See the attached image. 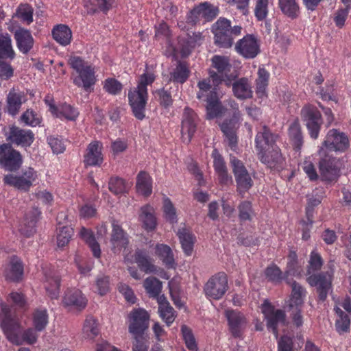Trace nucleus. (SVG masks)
<instances>
[{"instance_id": "nucleus-56", "label": "nucleus", "mask_w": 351, "mask_h": 351, "mask_svg": "<svg viewBox=\"0 0 351 351\" xmlns=\"http://www.w3.org/2000/svg\"><path fill=\"white\" fill-rule=\"evenodd\" d=\"M212 66L221 73L227 74L230 71L231 64L227 57L215 55L212 59Z\"/></svg>"}, {"instance_id": "nucleus-4", "label": "nucleus", "mask_w": 351, "mask_h": 351, "mask_svg": "<svg viewBox=\"0 0 351 351\" xmlns=\"http://www.w3.org/2000/svg\"><path fill=\"white\" fill-rule=\"evenodd\" d=\"M68 64L77 73L73 79V84L86 92L93 91L97 81L95 66L77 56H71L69 58Z\"/></svg>"}, {"instance_id": "nucleus-40", "label": "nucleus", "mask_w": 351, "mask_h": 351, "mask_svg": "<svg viewBox=\"0 0 351 351\" xmlns=\"http://www.w3.org/2000/svg\"><path fill=\"white\" fill-rule=\"evenodd\" d=\"M155 253L167 268L175 267L176 263L173 254L169 246L166 244L158 243L156 245Z\"/></svg>"}, {"instance_id": "nucleus-54", "label": "nucleus", "mask_w": 351, "mask_h": 351, "mask_svg": "<svg viewBox=\"0 0 351 351\" xmlns=\"http://www.w3.org/2000/svg\"><path fill=\"white\" fill-rule=\"evenodd\" d=\"M143 286L149 295L152 298L158 296L161 292L162 283L155 277L147 278L144 281Z\"/></svg>"}, {"instance_id": "nucleus-59", "label": "nucleus", "mask_w": 351, "mask_h": 351, "mask_svg": "<svg viewBox=\"0 0 351 351\" xmlns=\"http://www.w3.org/2000/svg\"><path fill=\"white\" fill-rule=\"evenodd\" d=\"M74 230L69 226H63L57 234V244L59 247L66 246L71 239Z\"/></svg>"}, {"instance_id": "nucleus-10", "label": "nucleus", "mask_w": 351, "mask_h": 351, "mask_svg": "<svg viewBox=\"0 0 351 351\" xmlns=\"http://www.w3.org/2000/svg\"><path fill=\"white\" fill-rule=\"evenodd\" d=\"M148 91L136 87L128 90V104L134 117L140 121L145 118V108L148 101Z\"/></svg>"}, {"instance_id": "nucleus-2", "label": "nucleus", "mask_w": 351, "mask_h": 351, "mask_svg": "<svg viewBox=\"0 0 351 351\" xmlns=\"http://www.w3.org/2000/svg\"><path fill=\"white\" fill-rule=\"evenodd\" d=\"M308 263L306 273L309 276L306 282L310 286L316 287L319 300L324 302L332 290V273L327 271L311 274L320 270L324 264L321 254L315 250L311 252Z\"/></svg>"}, {"instance_id": "nucleus-39", "label": "nucleus", "mask_w": 351, "mask_h": 351, "mask_svg": "<svg viewBox=\"0 0 351 351\" xmlns=\"http://www.w3.org/2000/svg\"><path fill=\"white\" fill-rule=\"evenodd\" d=\"M177 235L184 254L186 256L191 255L195 240L194 234L189 229L182 227L179 228Z\"/></svg>"}, {"instance_id": "nucleus-60", "label": "nucleus", "mask_w": 351, "mask_h": 351, "mask_svg": "<svg viewBox=\"0 0 351 351\" xmlns=\"http://www.w3.org/2000/svg\"><path fill=\"white\" fill-rule=\"evenodd\" d=\"M269 0H256L254 16L257 21H263L267 18L269 13Z\"/></svg>"}, {"instance_id": "nucleus-12", "label": "nucleus", "mask_w": 351, "mask_h": 351, "mask_svg": "<svg viewBox=\"0 0 351 351\" xmlns=\"http://www.w3.org/2000/svg\"><path fill=\"white\" fill-rule=\"evenodd\" d=\"M230 163L237 182V191L243 197L253 186V180L242 161L236 157H232Z\"/></svg>"}, {"instance_id": "nucleus-34", "label": "nucleus", "mask_w": 351, "mask_h": 351, "mask_svg": "<svg viewBox=\"0 0 351 351\" xmlns=\"http://www.w3.org/2000/svg\"><path fill=\"white\" fill-rule=\"evenodd\" d=\"M134 261L141 271L146 274L155 273L157 270L152 258L143 250L138 249L134 253Z\"/></svg>"}, {"instance_id": "nucleus-9", "label": "nucleus", "mask_w": 351, "mask_h": 351, "mask_svg": "<svg viewBox=\"0 0 351 351\" xmlns=\"http://www.w3.org/2000/svg\"><path fill=\"white\" fill-rule=\"evenodd\" d=\"M23 164L20 152L14 149L10 143L0 145V166L8 171H18Z\"/></svg>"}, {"instance_id": "nucleus-31", "label": "nucleus", "mask_w": 351, "mask_h": 351, "mask_svg": "<svg viewBox=\"0 0 351 351\" xmlns=\"http://www.w3.org/2000/svg\"><path fill=\"white\" fill-rule=\"evenodd\" d=\"M139 221L142 223V227L147 232L154 231L157 226V219L152 206L146 204L141 208Z\"/></svg>"}, {"instance_id": "nucleus-47", "label": "nucleus", "mask_w": 351, "mask_h": 351, "mask_svg": "<svg viewBox=\"0 0 351 351\" xmlns=\"http://www.w3.org/2000/svg\"><path fill=\"white\" fill-rule=\"evenodd\" d=\"M34 8L28 3H21L16 8L13 17H16L22 23L29 25L33 22Z\"/></svg>"}, {"instance_id": "nucleus-3", "label": "nucleus", "mask_w": 351, "mask_h": 351, "mask_svg": "<svg viewBox=\"0 0 351 351\" xmlns=\"http://www.w3.org/2000/svg\"><path fill=\"white\" fill-rule=\"evenodd\" d=\"M198 91L197 98L206 103V119L208 120L222 116L225 113L223 106L217 92L216 88H212L209 79H203L197 82Z\"/></svg>"}, {"instance_id": "nucleus-24", "label": "nucleus", "mask_w": 351, "mask_h": 351, "mask_svg": "<svg viewBox=\"0 0 351 351\" xmlns=\"http://www.w3.org/2000/svg\"><path fill=\"white\" fill-rule=\"evenodd\" d=\"M112 233L110 237L111 250L114 253H119L121 250H125L129 244L128 234L123 229L113 221L112 224Z\"/></svg>"}, {"instance_id": "nucleus-33", "label": "nucleus", "mask_w": 351, "mask_h": 351, "mask_svg": "<svg viewBox=\"0 0 351 351\" xmlns=\"http://www.w3.org/2000/svg\"><path fill=\"white\" fill-rule=\"evenodd\" d=\"M51 109L52 115L61 120L74 121L80 114L77 108L66 103L60 104L58 107L52 106Z\"/></svg>"}, {"instance_id": "nucleus-20", "label": "nucleus", "mask_w": 351, "mask_h": 351, "mask_svg": "<svg viewBox=\"0 0 351 351\" xmlns=\"http://www.w3.org/2000/svg\"><path fill=\"white\" fill-rule=\"evenodd\" d=\"M198 118L195 111L186 107L184 109L181 122L182 137L188 143L191 142L197 127Z\"/></svg>"}, {"instance_id": "nucleus-41", "label": "nucleus", "mask_w": 351, "mask_h": 351, "mask_svg": "<svg viewBox=\"0 0 351 351\" xmlns=\"http://www.w3.org/2000/svg\"><path fill=\"white\" fill-rule=\"evenodd\" d=\"M270 74L264 67H259L256 79V93L258 97H267V88L269 85Z\"/></svg>"}, {"instance_id": "nucleus-46", "label": "nucleus", "mask_w": 351, "mask_h": 351, "mask_svg": "<svg viewBox=\"0 0 351 351\" xmlns=\"http://www.w3.org/2000/svg\"><path fill=\"white\" fill-rule=\"evenodd\" d=\"M130 188L128 182L118 176H112L108 182V189L114 195H122L128 193Z\"/></svg>"}, {"instance_id": "nucleus-53", "label": "nucleus", "mask_w": 351, "mask_h": 351, "mask_svg": "<svg viewBox=\"0 0 351 351\" xmlns=\"http://www.w3.org/2000/svg\"><path fill=\"white\" fill-rule=\"evenodd\" d=\"M123 88L121 82L114 77H108L103 82V90L111 95L116 96L121 94Z\"/></svg>"}, {"instance_id": "nucleus-49", "label": "nucleus", "mask_w": 351, "mask_h": 351, "mask_svg": "<svg viewBox=\"0 0 351 351\" xmlns=\"http://www.w3.org/2000/svg\"><path fill=\"white\" fill-rule=\"evenodd\" d=\"M7 301L12 304V307L22 312L26 311L28 308L25 295L20 292H11L7 298Z\"/></svg>"}, {"instance_id": "nucleus-30", "label": "nucleus", "mask_w": 351, "mask_h": 351, "mask_svg": "<svg viewBox=\"0 0 351 351\" xmlns=\"http://www.w3.org/2000/svg\"><path fill=\"white\" fill-rule=\"evenodd\" d=\"M44 286L47 295L51 299H57L60 293V277L54 271L45 272Z\"/></svg>"}, {"instance_id": "nucleus-15", "label": "nucleus", "mask_w": 351, "mask_h": 351, "mask_svg": "<svg viewBox=\"0 0 351 351\" xmlns=\"http://www.w3.org/2000/svg\"><path fill=\"white\" fill-rule=\"evenodd\" d=\"M235 51L245 59H253L260 53V43L252 34H247L235 44Z\"/></svg>"}, {"instance_id": "nucleus-37", "label": "nucleus", "mask_w": 351, "mask_h": 351, "mask_svg": "<svg viewBox=\"0 0 351 351\" xmlns=\"http://www.w3.org/2000/svg\"><path fill=\"white\" fill-rule=\"evenodd\" d=\"M190 73L189 64L186 62L179 60L176 67L169 73V81L182 84L187 81Z\"/></svg>"}, {"instance_id": "nucleus-38", "label": "nucleus", "mask_w": 351, "mask_h": 351, "mask_svg": "<svg viewBox=\"0 0 351 351\" xmlns=\"http://www.w3.org/2000/svg\"><path fill=\"white\" fill-rule=\"evenodd\" d=\"M191 14L197 16H202L207 21H213L219 14V8L208 2L199 4L191 10Z\"/></svg>"}, {"instance_id": "nucleus-27", "label": "nucleus", "mask_w": 351, "mask_h": 351, "mask_svg": "<svg viewBox=\"0 0 351 351\" xmlns=\"http://www.w3.org/2000/svg\"><path fill=\"white\" fill-rule=\"evenodd\" d=\"M287 134L289 142L296 152H300L304 141L302 127L298 118L295 119L289 125Z\"/></svg>"}, {"instance_id": "nucleus-22", "label": "nucleus", "mask_w": 351, "mask_h": 351, "mask_svg": "<svg viewBox=\"0 0 351 351\" xmlns=\"http://www.w3.org/2000/svg\"><path fill=\"white\" fill-rule=\"evenodd\" d=\"M225 315L231 335L234 338L242 337L247 327V320L243 314L234 310H226Z\"/></svg>"}, {"instance_id": "nucleus-11", "label": "nucleus", "mask_w": 351, "mask_h": 351, "mask_svg": "<svg viewBox=\"0 0 351 351\" xmlns=\"http://www.w3.org/2000/svg\"><path fill=\"white\" fill-rule=\"evenodd\" d=\"M261 308L266 319L268 330L271 331L277 338L278 336V324L280 323L284 324L286 320L285 311L281 309H276L274 306L268 300H264Z\"/></svg>"}, {"instance_id": "nucleus-16", "label": "nucleus", "mask_w": 351, "mask_h": 351, "mask_svg": "<svg viewBox=\"0 0 351 351\" xmlns=\"http://www.w3.org/2000/svg\"><path fill=\"white\" fill-rule=\"evenodd\" d=\"M6 139L10 145L27 148L29 147L34 141L35 135L31 130L12 125L9 128Z\"/></svg>"}, {"instance_id": "nucleus-13", "label": "nucleus", "mask_w": 351, "mask_h": 351, "mask_svg": "<svg viewBox=\"0 0 351 351\" xmlns=\"http://www.w3.org/2000/svg\"><path fill=\"white\" fill-rule=\"evenodd\" d=\"M342 165L340 159L328 155L325 156L319 162L322 179L327 182L336 181L340 176Z\"/></svg>"}, {"instance_id": "nucleus-17", "label": "nucleus", "mask_w": 351, "mask_h": 351, "mask_svg": "<svg viewBox=\"0 0 351 351\" xmlns=\"http://www.w3.org/2000/svg\"><path fill=\"white\" fill-rule=\"evenodd\" d=\"M241 119V114L237 112L232 113L230 119H225L220 125V128L228 141V147L231 150L235 152L237 149L238 136L237 130L239 128V123Z\"/></svg>"}, {"instance_id": "nucleus-25", "label": "nucleus", "mask_w": 351, "mask_h": 351, "mask_svg": "<svg viewBox=\"0 0 351 351\" xmlns=\"http://www.w3.org/2000/svg\"><path fill=\"white\" fill-rule=\"evenodd\" d=\"M26 100V94L23 91L14 88L10 89L6 97V112L12 117L16 116Z\"/></svg>"}, {"instance_id": "nucleus-51", "label": "nucleus", "mask_w": 351, "mask_h": 351, "mask_svg": "<svg viewBox=\"0 0 351 351\" xmlns=\"http://www.w3.org/2000/svg\"><path fill=\"white\" fill-rule=\"evenodd\" d=\"M291 295L289 305L303 306V297L305 295V289L297 282L293 281L291 284Z\"/></svg>"}, {"instance_id": "nucleus-23", "label": "nucleus", "mask_w": 351, "mask_h": 351, "mask_svg": "<svg viewBox=\"0 0 351 351\" xmlns=\"http://www.w3.org/2000/svg\"><path fill=\"white\" fill-rule=\"evenodd\" d=\"M103 145L99 141H91L84 154L83 162L85 167H100L104 162Z\"/></svg>"}, {"instance_id": "nucleus-58", "label": "nucleus", "mask_w": 351, "mask_h": 351, "mask_svg": "<svg viewBox=\"0 0 351 351\" xmlns=\"http://www.w3.org/2000/svg\"><path fill=\"white\" fill-rule=\"evenodd\" d=\"M95 292L100 295H104L110 291V278L105 275L97 276L94 285Z\"/></svg>"}, {"instance_id": "nucleus-62", "label": "nucleus", "mask_w": 351, "mask_h": 351, "mask_svg": "<svg viewBox=\"0 0 351 351\" xmlns=\"http://www.w3.org/2000/svg\"><path fill=\"white\" fill-rule=\"evenodd\" d=\"M158 312L160 317L165 321L167 326H170L174 322L176 311L170 304H163L162 306L158 308Z\"/></svg>"}, {"instance_id": "nucleus-45", "label": "nucleus", "mask_w": 351, "mask_h": 351, "mask_svg": "<svg viewBox=\"0 0 351 351\" xmlns=\"http://www.w3.org/2000/svg\"><path fill=\"white\" fill-rule=\"evenodd\" d=\"M99 334L97 319L93 316H88L84 323L82 329L83 337L88 339H94Z\"/></svg>"}, {"instance_id": "nucleus-57", "label": "nucleus", "mask_w": 351, "mask_h": 351, "mask_svg": "<svg viewBox=\"0 0 351 351\" xmlns=\"http://www.w3.org/2000/svg\"><path fill=\"white\" fill-rule=\"evenodd\" d=\"M265 276L268 281L274 284L281 282L283 279V274L279 267L272 264L267 267L265 270Z\"/></svg>"}, {"instance_id": "nucleus-36", "label": "nucleus", "mask_w": 351, "mask_h": 351, "mask_svg": "<svg viewBox=\"0 0 351 351\" xmlns=\"http://www.w3.org/2000/svg\"><path fill=\"white\" fill-rule=\"evenodd\" d=\"M234 95L240 99H250L253 96L251 84L247 78L241 77L232 84Z\"/></svg>"}, {"instance_id": "nucleus-8", "label": "nucleus", "mask_w": 351, "mask_h": 351, "mask_svg": "<svg viewBox=\"0 0 351 351\" xmlns=\"http://www.w3.org/2000/svg\"><path fill=\"white\" fill-rule=\"evenodd\" d=\"M228 289V276L224 272H219L212 276L204 287L206 298L215 300L221 299Z\"/></svg>"}, {"instance_id": "nucleus-64", "label": "nucleus", "mask_w": 351, "mask_h": 351, "mask_svg": "<svg viewBox=\"0 0 351 351\" xmlns=\"http://www.w3.org/2000/svg\"><path fill=\"white\" fill-rule=\"evenodd\" d=\"M21 119L25 124L32 127H36L41 122V119L38 114L34 110L29 109L23 112L21 115Z\"/></svg>"}, {"instance_id": "nucleus-14", "label": "nucleus", "mask_w": 351, "mask_h": 351, "mask_svg": "<svg viewBox=\"0 0 351 351\" xmlns=\"http://www.w3.org/2000/svg\"><path fill=\"white\" fill-rule=\"evenodd\" d=\"M129 332L132 335H145L149 328V315L147 311L138 308L133 309L128 316Z\"/></svg>"}, {"instance_id": "nucleus-6", "label": "nucleus", "mask_w": 351, "mask_h": 351, "mask_svg": "<svg viewBox=\"0 0 351 351\" xmlns=\"http://www.w3.org/2000/svg\"><path fill=\"white\" fill-rule=\"evenodd\" d=\"M38 179L37 171L32 167L23 169L18 175L7 174L3 178L5 185L22 191L28 192Z\"/></svg>"}, {"instance_id": "nucleus-35", "label": "nucleus", "mask_w": 351, "mask_h": 351, "mask_svg": "<svg viewBox=\"0 0 351 351\" xmlns=\"http://www.w3.org/2000/svg\"><path fill=\"white\" fill-rule=\"evenodd\" d=\"M80 237L88 245L93 256L95 258H100L101 251L99 243L97 241L94 232L85 227H82L80 232Z\"/></svg>"}, {"instance_id": "nucleus-26", "label": "nucleus", "mask_w": 351, "mask_h": 351, "mask_svg": "<svg viewBox=\"0 0 351 351\" xmlns=\"http://www.w3.org/2000/svg\"><path fill=\"white\" fill-rule=\"evenodd\" d=\"M257 155L261 162L270 169H278L282 167L285 160L278 146L271 147L268 151L258 153Z\"/></svg>"}, {"instance_id": "nucleus-61", "label": "nucleus", "mask_w": 351, "mask_h": 351, "mask_svg": "<svg viewBox=\"0 0 351 351\" xmlns=\"http://www.w3.org/2000/svg\"><path fill=\"white\" fill-rule=\"evenodd\" d=\"M93 8L90 9L93 13L98 11L107 14L112 9L114 0H90Z\"/></svg>"}, {"instance_id": "nucleus-18", "label": "nucleus", "mask_w": 351, "mask_h": 351, "mask_svg": "<svg viewBox=\"0 0 351 351\" xmlns=\"http://www.w3.org/2000/svg\"><path fill=\"white\" fill-rule=\"evenodd\" d=\"M349 140L345 133L336 129L328 131L323 146L330 151L345 152L349 147Z\"/></svg>"}, {"instance_id": "nucleus-55", "label": "nucleus", "mask_w": 351, "mask_h": 351, "mask_svg": "<svg viewBox=\"0 0 351 351\" xmlns=\"http://www.w3.org/2000/svg\"><path fill=\"white\" fill-rule=\"evenodd\" d=\"M239 219L241 221H251L254 215L252 204L250 201L245 200L238 206Z\"/></svg>"}, {"instance_id": "nucleus-50", "label": "nucleus", "mask_w": 351, "mask_h": 351, "mask_svg": "<svg viewBox=\"0 0 351 351\" xmlns=\"http://www.w3.org/2000/svg\"><path fill=\"white\" fill-rule=\"evenodd\" d=\"M334 310L338 315L335 322L336 330L339 334L348 332L350 326V319L348 315L339 307H335Z\"/></svg>"}, {"instance_id": "nucleus-63", "label": "nucleus", "mask_w": 351, "mask_h": 351, "mask_svg": "<svg viewBox=\"0 0 351 351\" xmlns=\"http://www.w3.org/2000/svg\"><path fill=\"white\" fill-rule=\"evenodd\" d=\"M163 212L167 221L172 224L177 223L176 210L169 198H166L164 200Z\"/></svg>"}, {"instance_id": "nucleus-52", "label": "nucleus", "mask_w": 351, "mask_h": 351, "mask_svg": "<svg viewBox=\"0 0 351 351\" xmlns=\"http://www.w3.org/2000/svg\"><path fill=\"white\" fill-rule=\"evenodd\" d=\"M181 333L187 349L191 351H197V343L192 330L189 326L182 325L181 326Z\"/></svg>"}, {"instance_id": "nucleus-29", "label": "nucleus", "mask_w": 351, "mask_h": 351, "mask_svg": "<svg viewBox=\"0 0 351 351\" xmlns=\"http://www.w3.org/2000/svg\"><path fill=\"white\" fill-rule=\"evenodd\" d=\"M211 156L213 158L214 169L217 174L220 184H228V182L232 180V178L228 175L227 167L223 158L217 149H214L213 150Z\"/></svg>"}, {"instance_id": "nucleus-43", "label": "nucleus", "mask_w": 351, "mask_h": 351, "mask_svg": "<svg viewBox=\"0 0 351 351\" xmlns=\"http://www.w3.org/2000/svg\"><path fill=\"white\" fill-rule=\"evenodd\" d=\"M23 276V265L21 261L16 256L12 257L6 274L7 278L14 282H18L22 279Z\"/></svg>"}, {"instance_id": "nucleus-21", "label": "nucleus", "mask_w": 351, "mask_h": 351, "mask_svg": "<svg viewBox=\"0 0 351 351\" xmlns=\"http://www.w3.org/2000/svg\"><path fill=\"white\" fill-rule=\"evenodd\" d=\"M278 138V134L272 132L267 126L263 125L255 137V148L257 154L277 146L276 143Z\"/></svg>"}, {"instance_id": "nucleus-44", "label": "nucleus", "mask_w": 351, "mask_h": 351, "mask_svg": "<svg viewBox=\"0 0 351 351\" xmlns=\"http://www.w3.org/2000/svg\"><path fill=\"white\" fill-rule=\"evenodd\" d=\"M278 6L282 14L291 19L300 14V5L296 0H278Z\"/></svg>"}, {"instance_id": "nucleus-28", "label": "nucleus", "mask_w": 351, "mask_h": 351, "mask_svg": "<svg viewBox=\"0 0 351 351\" xmlns=\"http://www.w3.org/2000/svg\"><path fill=\"white\" fill-rule=\"evenodd\" d=\"M14 38L18 49L22 53L27 54L33 48L34 40L29 30L19 27L14 32Z\"/></svg>"}, {"instance_id": "nucleus-7", "label": "nucleus", "mask_w": 351, "mask_h": 351, "mask_svg": "<svg viewBox=\"0 0 351 351\" xmlns=\"http://www.w3.org/2000/svg\"><path fill=\"white\" fill-rule=\"evenodd\" d=\"M300 115L310 137L313 140L317 139L323 124L319 110L312 104H306L301 109Z\"/></svg>"}, {"instance_id": "nucleus-32", "label": "nucleus", "mask_w": 351, "mask_h": 351, "mask_svg": "<svg viewBox=\"0 0 351 351\" xmlns=\"http://www.w3.org/2000/svg\"><path fill=\"white\" fill-rule=\"evenodd\" d=\"M51 34L54 40L62 47L69 45L72 41V31L66 25L58 24L53 26Z\"/></svg>"}, {"instance_id": "nucleus-5", "label": "nucleus", "mask_w": 351, "mask_h": 351, "mask_svg": "<svg viewBox=\"0 0 351 351\" xmlns=\"http://www.w3.org/2000/svg\"><path fill=\"white\" fill-rule=\"evenodd\" d=\"M242 30L241 25L232 26L230 20L219 17L212 26L215 44L219 47L228 49L232 46L234 39L241 34Z\"/></svg>"}, {"instance_id": "nucleus-19", "label": "nucleus", "mask_w": 351, "mask_h": 351, "mask_svg": "<svg viewBox=\"0 0 351 351\" xmlns=\"http://www.w3.org/2000/svg\"><path fill=\"white\" fill-rule=\"evenodd\" d=\"M87 299L83 293L78 289H67L62 298V304L69 311H81L87 305Z\"/></svg>"}, {"instance_id": "nucleus-42", "label": "nucleus", "mask_w": 351, "mask_h": 351, "mask_svg": "<svg viewBox=\"0 0 351 351\" xmlns=\"http://www.w3.org/2000/svg\"><path fill=\"white\" fill-rule=\"evenodd\" d=\"M136 190L145 197L149 196L152 193V180L149 175L141 171L136 177Z\"/></svg>"}, {"instance_id": "nucleus-1", "label": "nucleus", "mask_w": 351, "mask_h": 351, "mask_svg": "<svg viewBox=\"0 0 351 351\" xmlns=\"http://www.w3.org/2000/svg\"><path fill=\"white\" fill-rule=\"evenodd\" d=\"M2 319L1 328L7 339L14 344L21 345L26 342L29 345L34 344L38 337L36 328H29L21 335V325L16 315H13L11 308L4 302L1 303Z\"/></svg>"}, {"instance_id": "nucleus-48", "label": "nucleus", "mask_w": 351, "mask_h": 351, "mask_svg": "<svg viewBox=\"0 0 351 351\" xmlns=\"http://www.w3.org/2000/svg\"><path fill=\"white\" fill-rule=\"evenodd\" d=\"M33 326L37 331L45 329L49 322V315L46 309H36L32 315Z\"/></svg>"}]
</instances>
